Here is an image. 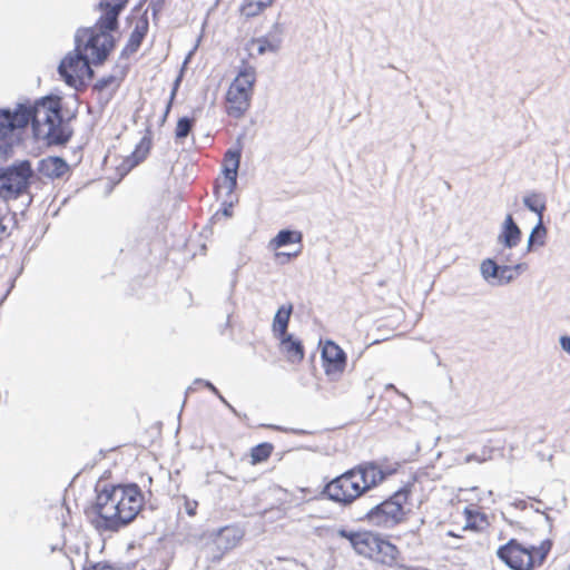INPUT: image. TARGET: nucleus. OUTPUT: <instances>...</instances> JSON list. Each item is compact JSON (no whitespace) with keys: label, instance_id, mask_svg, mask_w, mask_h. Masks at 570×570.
<instances>
[{"label":"nucleus","instance_id":"1","mask_svg":"<svg viewBox=\"0 0 570 570\" xmlns=\"http://www.w3.org/2000/svg\"><path fill=\"white\" fill-rule=\"evenodd\" d=\"M144 497L135 483L105 487L97 493L92 524L99 531H118L135 520Z\"/></svg>","mask_w":570,"mask_h":570},{"label":"nucleus","instance_id":"2","mask_svg":"<svg viewBox=\"0 0 570 570\" xmlns=\"http://www.w3.org/2000/svg\"><path fill=\"white\" fill-rule=\"evenodd\" d=\"M112 48V36L77 30L75 49L61 60L58 72L68 86L77 89L94 77L90 63H102Z\"/></svg>","mask_w":570,"mask_h":570},{"label":"nucleus","instance_id":"3","mask_svg":"<svg viewBox=\"0 0 570 570\" xmlns=\"http://www.w3.org/2000/svg\"><path fill=\"white\" fill-rule=\"evenodd\" d=\"M384 479V472L376 464H360L328 482L323 494L327 495L333 502L350 505Z\"/></svg>","mask_w":570,"mask_h":570},{"label":"nucleus","instance_id":"4","mask_svg":"<svg viewBox=\"0 0 570 570\" xmlns=\"http://www.w3.org/2000/svg\"><path fill=\"white\" fill-rule=\"evenodd\" d=\"M31 125L37 138L46 139L48 145H65L72 130L61 116L59 100L42 98L32 106Z\"/></svg>","mask_w":570,"mask_h":570},{"label":"nucleus","instance_id":"5","mask_svg":"<svg viewBox=\"0 0 570 570\" xmlns=\"http://www.w3.org/2000/svg\"><path fill=\"white\" fill-rule=\"evenodd\" d=\"M338 535L350 541L355 552L383 564L392 566L396 562L399 550L390 541L371 531L351 532L338 530Z\"/></svg>","mask_w":570,"mask_h":570},{"label":"nucleus","instance_id":"6","mask_svg":"<svg viewBox=\"0 0 570 570\" xmlns=\"http://www.w3.org/2000/svg\"><path fill=\"white\" fill-rule=\"evenodd\" d=\"M551 547L550 540L542 541L540 546L525 547L511 539L499 547L497 557L512 570H533L544 562Z\"/></svg>","mask_w":570,"mask_h":570},{"label":"nucleus","instance_id":"7","mask_svg":"<svg viewBox=\"0 0 570 570\" xmlns=\"http://www.w3.org/2000/svg\"><path fill=\"white\" fill-rule=\"evenodd\" d=\"M255 81V68L244 65L239 69L226 94V110L229 116L240 118L248 110Z\"/></svg>","mask_w":570,"mask_h":570},{"label":"nucleus","instance_id":"8","mask_svg":"<svg viewBox=\"0 0 570 570\" xmlns=\"http://www.w3.org/2000/svg\"><path fill=\"white\" fill-rule=\"evenodd\" d=\"M409 491L401 489L385 501L372 507L365 518L377 527L393 528L404 520V504L407 502Z\"/></svg>","mask_w":570,"mask_h":570},{"label":"nucleus","instance_id":"9","mask_svg":"<svg viewBox=\"0 0 570 570\" xmlns=\"http://www.w3.org/2000/svg\"><path fill=\"white\" fill-rule=\"evenodd\" d=\"M33 175L29 160H22L0 173V200L17 199L27 191Z\"/></svg>","mask_w":570,"mask_h":570},{"label":"nucleus","instance_id":"10","mask_svg":"<svg viewBox=\"0 0 570 570\" xmlns=\"http://www.w3.org/2000/svg\"><path fill=\"white\" fill-rule=\"evenodd\" d=\"M213 542L209 547L208 561L213 564L219 563L224 556L236 548L244 538V531L236 525H227L218 529L213 534Z\"/></svg>","mask_w":570,"mask_h":570},{"label":"nucleus","instance_id":"11","mask_svg":"<svg viewBox=\"0 0 570 570\" xmlns=\"http://www.w3.org/2000/svg\"><path fill=\"white\" fill-rule=\"evenodd\" d=\"M32 106L20 104L11 111L0 109V141L10 137L14 129L24 128L32 118Z\"/></svg>","mask_w":570,"mask_h":570},{"label":"nucleus","instance_id":"12","mask_svg":"<svg viewBox=\"0 0 570 570\" xmlns=\"http://www.w3.org/2000/svg\"><path fill=\"white\" fill-rule=\"evenodd\" d=\"M322 361L325 374L337 380L346 367L345 352L333 341H326L322 348Z\"/></svg>","mask_w":570,"mask_h":570},{"label":"nucleus","instance_id":"13","mask_svg":"<svg viewBox=\"0 0 570 570\" xmlns=\"http://www.w3.org/2000/svg\"><path fill=\"white\" fill-rule=\"evenodd\" d=\"M128 0H116V2H100L101 9L105 13L99 18L95 27L81 28L80 30H90L92 33H104L111 36L110 31H114L118 27V16L121 10L126 7Z\"/></svg>","mask_w":570,"mask_h":570},{"label":"nucleus","instance_id":"14","mask_svg":"<svg viewBox=\"0 0 570 570\" xmlns=\"http://www.w3.org/2000/svg\"><path fill=\"white\" fill-rule=\"evenodd\" d=\"M480 273L491 286L508 285L515 279V275H511L509 265L501 264L493 258H485L481 262Z\"/></svg>","mask_w":570,"mask_h":570},{"label":"nucleus","instance_id":"15","mask_svg":"<svg viewBox=\"0 0 570 570\" xmlns=\"http://www.w3.org/2000/svg\"><path fill=\"white\" fill-rule=\"evenodd\" d=\"M225 178L222 184L216 187V193L224 191L226 196H230L237 186V171L240 161V150H228L225 154Z\"/></svg>","mask_w":570,"mask_h":570},{"label":"nucleus","instance_id":"16","mask_svg":"<svg viewBox=\"0 0 570 570\" xmlns=\"http://www.w3.org/2000/svg\"><path fill=\"white\" fill-rule=\"evenodd\" d=\"M522 232L518 224L514 222L511 214H508L500 227L497 236V244L499 246L517 247L521 243Z\"/></svg>","mask_w":570,"mask_h":570},{"label":"nucleus","instance_id":"17","mask_svg":"<svg viewBox=\"0 0 570 570\" xmlns=\"http://www.w3.org/2000/svg\"><path fill=\"white\" fill-rule=\"evenodd\" d=\"M37 169L41 176L57 179L69 170V165L60 157H47L39 161Z\"/></svg>","mask_w":570,"mask_h":570},{"label":"nucleus","instance_id":"18","mask_svg":"<svg viewBox=\"0 0 570 570\" xmlns=\"http://www.w3.org/2000/svg\"><path fill=\"white\" fill-rule=\"evenodd\" d=\"M283 26L275 22L267 36L257 38L254 42L257 45V53L264 55L267 51L276 52L282 43Z\"/></svg>","mask_w":570,"mask_h":570},{"label":"nucleus","instance_id":"19","mask_svg":"<svg viewBox=\"0 0 570 570\" xmlns=\"http://www.w3.org/2000/svg\"><path fill=\"white\" fill-rule=\"evenodd\" d=\"M281 351L289 363L297 364L304 358V347L299 340L292 334L278 338Z\"/></svg>","mask_w":570,"mask_h":570},{"label":"nucleus","instance_id":"20","mask_svg":"<svg viewBox=\"0 0 570 570\" xmlns=\"http://www.w3.org/2000/svg\"><path fill=\"white\" fill-rule=\"evenodd\" d=\"M148 29H149L148 18L146 14H142L135 22L134 30L131 31L128 42L125 47L126 53L131 55L139 49L145 36L148 32Z\"/></svg>","mask_w":570,"mask_h":570},{"label":"nucleus","instance_id":"21","mask_svg":"<svg viewBox=\"0 0 570 570\" xmlns=\"http://www.w3.org/2000/svg\"><path fill=\"white\" fill-rule=\"evenodd\" d=\"M292 312V304H284L277 309L272 324V332L276 338L288 335L287 327Z\"/></svg>","mask_w":570,"mask_h":570},{"label":"nucleus","instance_id":"22","mask_svg":"<svg viewBox=\"0 0 570 570\" xmlns=\"http://www.w3.org/2000/svg\"><path fill=\"white\" fill-rule=\"evenodd\" d=\"M150 146L151 139L148 136H144L131 155L128 156L124 161V166H126L127 170H130L147 157L150 150Z\"/></svg>","mask_w":570,"mask_h":570},{"label":"nucleus","instance_id":"23","mask_svg":"<svg viewBox=\"0 0 570 570\" xmlns=\"http://www.w3.org/2000/svg\"><path fill=\"white\" fill-rule=\"evenodd\" d=\"M465 524L463 530L482 531L489 525L487 514L472 510L470 508L464 509Z\"/></svg>","mask_w":570,"mask_h":570},{"label":"nucleus","instance_id":"24","mask_svg":"<svg viewBox=\"0 0 570 570\" xmlns=\"http://www.w3.org/2000/svg\"><path fill=\"white\" fill-rule=\"evenodd\" d=\"M302 239H303V235L301 232L291 230V229H282L269 242V247L273 249H278V248L287 246L289 244H295V243L301 244Z\"/></svg>","mask_w":570,"mask_h":570},{"label":"nucleus","instance_id":"25","mask_svg":"<svg viewBox=\"0 0 570 570\" xmlns=\"http://www.w3.org/2000/svg\"><path fill=\"white\" fill-rule=\"evenodd\" d=\"M275 0H244L240 12L246 18H254L271 7Z\"/></svg>","mask_w":570,"mask_h":570},{"label":"nucleus","instance_id":"26","mask_svg":"<svg viewBox=\"0 0 570 570\" xmlns=\"http://www.w3.org/2000/svg\"><path fill=\"white\" fill-rule=\"evenodd\" d=\"M523 205L538 215L539 219H543V212L546 210V199L540 193H530L523 197Z\"/></svg>","mask_w":570,"mask_h":570},{"label":"nucleus","instance_id":"27","mask_svg":"<svg viewBox=\"0 0 570 570\" xmlns=\"http://www.w3.org/2000/svg\"><path fill=\"white\" fill-rule=\"evenodd\" d=\"M547 236V228L543 219H538V224L532 228L527 244V252H531L534 245L543 246Z\"/></svg>","mask_w":570,"mask_h":570},{"label":"nucleus","instance_id":"28","mask_svg":"<svg viewBox=\"0 0 570 570\" xmlns=\"http://www.w3.org/2000/svg\"><path fill=\"white\" fill-rule=\"evenodd\" d=\"M273 451V445L271 443H261L254 446L250 451L252 463H261L266 461Z\"/></svg>","mask_w":570,"mask_h":570},{"label":"nucleus","instance_id":"29","mask_svg":"<svg viewBox=\"0 0 570 570\" xmlns=\"http://www.w3.org/2000/svg\"><path fill=\"white\" fill-rule=\"evenodd\" d=\"M193 125H194V120L188 117H183V118L178 119L176 130H175L176 138L177 139L186 138L190 134Z\"/></svg>","mask_w":570,"mask_h":570},{"label":"nucleus","instance_id":"30","mask_svg":"<svg viewBox=\"0 0 570 570\" xmlns=\"http://www.w3.org/2000/svg\"><path fill=\"white\" fill-rule=\"evenodd\" d=\"M513 248L514 247L500 246L497 249L495 256H494L493 259H495L497 262H499L501 264H505V265L514 263L515 258H514V255L512 253Z\"/></svg>","mask_w":570,"mask_h":570},{"label":"nucleus","instance_id":"31","mask_svg":"<svg viewBox=\"0 0 570 570\" xmlns=\"http://www.w3.org/2000/svg\"><path fill=\"white\" fill-rule=\"evenodd\" d=\"M491 452H492L491 450L483 449L481 454H476V453L468 454L464 458L463 463L464 464H468L471 462L483 463V462L488 461L489 459H491Z\"/></svg>","mask_w":570,"mask_h":570},{"label":"nucleus","instance_id":"32","mask_svg":"<svg viewBox=\"0 0 570 570\" xmlns=\"http://www.w3.org/2000/svg\"><path fill=\"white\" fill-rule=\"evenodd\" d=\"M117 86H118L117 78L112 75H109V76H105V77L100 78L99 80H97V82L95 83V89L102 91L109 87L116 88Z\"/></svg>","mask_w":570,"mask_h":570},{"label":"nucleus","instance_id":"33","mask_svg":"<svg viewBox=\"0 0 570 570\" xmlns=\"http://www.w3.org/2000/svg\"><path fill=\"white\" fill-rule=\"evenodd\" d=\"M13 218L7 214H1L0 216V240L8 237L10 235L9 224L12 223Z\"/></svg>","mask_w":570,"mask_h":570},{"label":"nucleus","instance_id":"34","mask_svg":"<svg viewBox=\"0 0 570 570\" xmlns=\"http://www.w3.org/2000/svg\"><path fill=\"white\" fill-rule=\"evenodd\" d=\"M183 499H184V510H185V512L188 515L194 517L196 514V511H197L198 502L196 500H190L186 495H184Z\"/></svg>","mask_w":570,"mask_h":570},{"label":"nucleus","instance_id":"35","mask_svg":"<svg viewBox=\"0 0 570 570\" xmlns=\"http://www.w3.org/2000/svg\"><path fill=\"white\" fill-rule=\"evenodd\" d=\"M509 268L511 269V275H515V277L521 274L523 271L527 269V264L525 263H512V264H509Z\"/></svg>","mask_w":570,"mask_h":570},{"label":"nucleus","instance_id":"36","mask_svg":"<svg viewBox=\"0 0 570 570\" xmlns=\"http://www.w3.org/2000/svg\"><path fill=\"white\" fill-rule=\"evenodd\" d=\"M195 383H202L204 384L209 391H212L215 395H219V391L217 390V387L209 381H204L202 379H197L195 381Z\"/></svg>","mask_w":570,"mask_h":570},{"label":"nucleus","instance_id":"37","mask_svg":"<svg viewBox=\"0 0 570 570\" xmlns=\"http://www.w3.org/2000/svg\"><path fill=\"white\" fill-rule=\"evenodd\" d=\"M561 348L570 355V336H561L560 337Z\"/></svg>","mask_w":570,"mask_h":570},{"label":"nucleus","instance_id":"38","mask_svg":"<svg viewBox=\"0 0 570 570\" xmlns=\"http://www.w3.org/2000/svg\"><path fill=\"white\" fill-rule=\"evenodd\" d=\"M178 83H179V78L176 80V82H175V87H174V89L171 90V94H170V100H169V102L167 104L166 111H165V117L168 115V112H169V110H170V108H171V101H173V99H174V97H175V95H176V90H177V86H178Z\"/></svg>","mask_w":570,"mask_h":570},{"label":"nucleus","instance_id":"39","mask_svg":"<svg viewBox=\"0 0 570 570\" xmlns=\"http://www.w3.org/2000/svg\"><path fill=\"white\" fill-rule=\"evenodd\" d=\"M219 401L226 405L234 414H237L235 407L219 393V395H216Z\"/></svg>","mask_w":570,"mask_h":570},{"label":"nucleus","instance_id":"40","mask_svg":"<svg viewBox=\"0 0 570 570\" xmlns=\"http://www.w3.org/2000/svg\"><path fill=\"white\" fill-rule=\"evenodd\" d=\"M386 389L394 390L399 395L403 396L404 399H406L407 402H410L409 397L405 394L401 393L393 384H387Z\"/></svg>","mask_w":570,"mask_h":570},{"label":"nucleus","instance_id":"41","mask_svg":"<svg viewBox=\"0 0 570 570\" xmlns=\"http://www.w3.org/2000/svg\"><path fill=\"white\" fill-rule=\"evenodd\" d=\"M94 570H115V569L112 567H110V566H107V564H104V566L97 564V566L94 567Z\"/></svg>","mask_w":570,"mask_h":570},{"label":"nucleus","instance_id":"42","mask_svg":"<svg viewBox=\"0 0 570 570\" xmlns=\"http://www.w3.org/2000/svg\"><path fill=\"white\" fill-rule=\"evenodd\" d=\"M232 206H233V202H229L228 206L224 208L223 213L225 216L232 215Z\"/></svg>","mask_w":570,"mask_h":570},{"label":"nucleus","instance_id":"43","mask_svg":"<svg viewBox=\"0 0 570 570\" xmlns=\"http://www.w3.org/2000/svg\"><path fill=\"white\" fill-rule=\"evenodd\" d=\"M515 507L520 508V509H524L525 508V502L524 501H519L515 503Z\"/></svg>","mask_w":570,"mask_h":570},{"label":"nucleus","instance_id":"44","mask_svg":"<svg viewBox=\"0 0 570 570\" xmlns=\"http://www.w3.org/2000/svg\"><path fill=\"white\" fill-rule=\"evenodd\" d=\"M298 253H299V252H295V253H293V254L288 253V254H286V256H287V257H295V256H297V255H298ZM279 255H285V253H281Z\"/></svg>","mask_w":570,"mask_h":570},{"label":"nucleus","instance_id":"45","mask_svg":"<svg viewBox=\"0 0 570 570\" xmlns=\"http://www.w3.org/2000/svg\"><path fill=\"white\" fill-rule=\"evenodd\" d=\"M448 535H450V537H456V534H455L454 532H452V531H449V532H448Z\"/></svg>","mask_w":570,"mask_h":570},{"label":"nucleus","instance_id":"46","mask_svg":"<svg viewBox=\"0 0 570 570\" xmlns=\"http://www.w3.org/2000/svg\"><path fill=\"white\" fill-rule=\"evenodd\" d=\"M101 2H116V0H102Z\"/></svg>","mask_w":570,"mask_h":570}]
</instances>
